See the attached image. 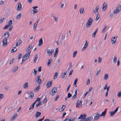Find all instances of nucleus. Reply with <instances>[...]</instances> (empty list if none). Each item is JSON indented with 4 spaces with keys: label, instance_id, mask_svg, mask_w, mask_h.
Instances as JSON below:
<instances>
[{
    "label": "nucleus",
    "instance_id": "obj_42",
    "mask_svg": "<svg viewBox=\"0 0 121 121\" xmlns=\"http://www.w3.org/2000/svg\"><path fill=\"white\" fill-rule=\"evenodd\" d=\"M47 98L46 97L43 99V101L42 102V103L43 104H44L47 101Z\"/></svg>",
    "mask_w": 121,
    "mask_h": 121
},
{
    "label": "nucleus",
    "instance_id": "obj_32",
    "mask_svg": "<svg viewBox=\"0 0 121 121\" xmlns=\"http://www.w3.org/2000/svg\"><path fill=\"white\" fill-rule=\"evenodd\" d=\"M100 17V15L99 14H97L96 16L95 20L96 21H98Z\"/></svg>",
    "mask_w": 121,
    "mask_h": 121
},
{
    "label": "nucleus",
    "instance_id": "obj_5",
    "mask_svg": "<svg viewBox=\"0 0 121 121\" xmlns=\"http://www.w3.org/2000/svg\"><path fill=\"white\" fill-rule=\"evenodd\" d=\"M7 38H4L2 41V45L3 47L6 46L7 44Z\"/></svg>",
    "mask_w": 121,
    "mask_h": 121
},
{
    "label": "nucleus",
    "instance_id": "obj_51",
    "mask_svg": "<svg viewBox=\"0 0 121 121\" xmlns=\"http://www.w3.org/2000/svg\"><path fill=\"white\" fill-rule=\"evenodd\" d=\"M54 20H55V22H57L58 21V17H54Z\"/></svg>",
    "mask_w": 121,
    "mask_h": 121
},
{
    "label": "nucleus",
    "instance_id": "obj_33",
    "mask_svg": "<svg viewBox=\"0 0 121 121\" xmlns=\"http://www.w3.org/2000/svg\"><path fill=\"white\" fill-rule=\"evenodd\" d=\"M117 57L115 55L114 56L113 60V62L114 63H116V62L117 60Z\"/></svg>",
    "mask_w": 121,
    "mask_h": 121
},
{
    "label": "nucleus",
    "instance_id": "obj_52",
    "mask_svg": "<svg viewBox=\"0 0 121 121\" xmlns=\"http://www.w3.org/2000/svg\"><path fill=\"white\" fill-rule=\"evenodd\" d=\"M34 105H31L30 106V107L29 109L30 110L32 109L33 108H34Z\"/></svg>",
    "mask_w": 121,
    "mask_h": 121
},
{
    "label": "nucleus",
    "instance_id": "obj_11",
    "mask_svg": "<svg viewBox=\"0 0 121 121\" xmlns=\"http://www.w3.org/2000/svg\"><path fill=\"white\" fill-rule=\"evenodd\" d=\"M107 5V4L106 3L104 2L103 4V7H102V10L103 11H104L106 10Z\"/></svg>",
    "mask_w": 121,
    "mask_h": 121
},
{
    "label": "nucleus",
    "instance_id": "obj_38",
    "mask_svg": "<svg viewBox=\"0 0 121 121\" xmlns=\"http://www.w3.org/2000/svg\"><path fill=\"white\" fill-rule=\"evenodd\" d=\"M12 24V20H10L9 22L8 23V26H10Z\"/></svg>",
    "mask_w": 121,
    "mask_h": 121
},
{
    "label": "nucleus",
    "instance_id": "obj_18",
    "mask_svg": "<svg viewBox=\"0 0 121 121\" xmlns=\"http://www.w3.org/2000/svg\"><path fill=\"white\" fill-rule=\"evenodd\" d=\"M64 39V38H63V35H60L59 36V39L60 41L61 42L63 40V39Z\"/></svg>",
    "mask_w": 121,
    "mask_h": 121
},
{
    "label": "nucleus",
    "instance_id": "obj_1",
    "mask_svg": "<svg viewBox=\"0 0 121 121\" xmlns=\"http://www.w3.org/2000/svg\"><path fill=\"white\" fill-rule=\"evenodd\" d=\"M93 20L91 17H90L86 24V27L87 28L90 27L92 24Z\"/></svg>",
    "mask_w": 121,
    "mask_h": 121
},
{
    "label": "nucleus",
    "instance_id": "obj_57",
    "mask_svg": "<svg viewBox=\"0 0 121 121\" xmlns=\"http://www.w3.org/2000/svg\"><path fill=\"white\" fill-rule=\"evenodd\" d=\"M22 54H19L18 57V60H19L20 58L22 56Z\"/></svg>",
    "mask_w": 121,
    "mask_h": 121
},
{
    "label": "nucleus",
    "instance_id": "obj_10",
    "mask_svg": "<svg viewBox=\"0 0 121 121\" xmlns=\"http://www.w3.org/2000/svg\"><path fill=\"white\" fill-rule=\"evenodd\" d=\"M75 118L72 117H69L67 118L63 121H74Z\"/></svg>",
    "mask_w": 121,
    "mask_h": 121
},
{
    "label": "nucleus",
    "instance_id": "obj_7",
    "mask_svg": "<svg viewBox=\"0 0 121 121\" xmlns=\"http://www.w3.org/2000/svg\"><path fill=\"white\" fill-rule=\"evenodd\" d=\"M117 38V36H115L112 38L111 39V42L112 44H114L116 42Z\"/></svg>",
    "mask_w": 121,
    "mask_h": 121
},
{
    "label": "nucleus",
    "instance_id": "obj_53",
    "mask_svg": "<svg viewBox=\"0 0 121 121\" xmlns=\"http://www.w3.org/2000/svg\"><path fill=\"white\" fill-rule=\"evenodd\" d=\"M34 71L33 73V74L34 75H35L36 74V73L37 72V71H36V70L35 69H34Z\"/></svg>",
    "mask_w": 121,
    "mask_h": 121
},
{
    "label": "nucleus",
    "instance_id": "obj_64",
    "mask_svg": "<svg viewBox=\"0 0 121 121\" xmlns=\"http://www.w3.org/2000/svg\"><path fill=\"white\" fill-rule=\"evenodd\" d=\"M30 98L31 99H32L33 98V97L34 96V94L33 93L30 95Z\"/></svg>",
    "mask_w": 121,
    "mask_h": 121
},
{
    "label": "nucleus",
    "instance_id": "obj_59",
    "mask_svg": "<svg viewBox=\"0 0 121 121\" xmlns=\"http://www.w3.org/2000/svg\"><path fill=\"white\" fill-rule=\"evenodd\" d=\"M4 18L3 17L0 19V22L2 23L3 22L4 19Z\"/></svg>",
    "mask_w": 121,
    "mask_h": 121
},
{
    "label": "nucleus",
    "instance_id": "obj_24",
    "mask_svg": "<svg viewBox=\"0 0 121 121\" xmlns=\"http://www.w3.org/2000/svg\"><path fill=\"white\" fill-rule=\"evenodd\" d=\"M17 50V49L16 48V47H15L13 48V49L11 51V53H12L16 51Z\"/></svg>",
    "mask_w": 121,
    "mask_h": 121
},
{
    "label": "nucleus",
    "instance_id": "obj_50",
    "mask_svg": "<svg viewBox=\"0 0 121 121\" xmlns=\"http://www.w3.org/2000/svg\"><path fill=\"white\" fill-rule=\"evenodd\" d=\"M65 105H63L62 107L60 108V109L62 110V111H63L64 109L65 108Z\"/></svg>",
    "mask_w": 121,
    "mask_h": 121
},
{
    "label": "nucleus",
    "instance_id": "obj_60",
    "mask_svg": "<svg viewBox=\"0 0 121 121\" xmlns=\"http://www.w3.org/2000/svg\"><path fill=\"white\" fill-rule=\"evenodd\" d=\"M34 9L33 10L34 13H37L38 12L37 9Z\"/></svg>",
    "mask_w": 121,
    "mask_h": 121
},
{
    "label": "nucleus",
    "instance_id": "obj_36",
    "mask_svg": "<svg viewBox=\"0 0 121 121\" xmlns=\"http://www.w3.org/2000/svg\"><path fill=\"white\" fill-rule=\"evenodd\" d=\"M42 104V103L41 102H39L36 105L35 107L37 108Z\"/></svg>",
    "mask_w": 121,
    "mask_h": 121
},
{
    "label": "nucleus",
    "instance_id": "obj_31",
    "mask_svg": "<svg viewBox=\"0 0 121 121\" xmlns=\"http://www.w3.org/2000/svg\"><path fill=\"white\" fill-rule=\"evenodd\" d=\"M84 9L82 7L80 9V14H82L84 12Z\"/></svg>",
    "mask_w": 121,
    "mask_h": 121
},
{
    "label": "nucleus",
    "instance_id": "obj_34",
    "mask_svg": "<svg viewBox=\"0 0 121 121\" xmlns=\"http://www.w3.org/2000/svg\"><path fill=\"white\" fill-rule=\"evenodd\" d=\"M77 53V51H74V52L73 53V57L74 58L75 57Z\"/></svg>",
    "mask_w": 121,
    "mask_h": 121
},
{
    "label": "nucleus",
    "instance_id": "obj_6",
    "mask_svg": "<svg viewBox=\"0 0 121 121\" xmlns=\"http://www.w3.org/2000/svg\"><path fill=\"white\" fill-rule=\"evenodd\" d=\"M86 114L82 113L80 115V117H78V119H82V120H84L85 119H86Z\"/></svg>",
    "mask_w": 121,
    "mask_h": 121
},
{
    "label": "nucleus",
    "instance_id": "obj_25",
    "mask_svg": "<svg viewBox=\"0 0 121 121\" xmlns=\"http://www.w3.org/2000/svg\"><path fill=\"white\" fill-rule=\"evenodd\" d=\"M52 61V60L51 58L48 60L47 64V65L48 66H49L50 65V63Z\"/></svg>",
    "mask_w": 121,
    "mask_h": 121
},
{
    "label": "nucleus",
    "instance_id": "obj_17",
    "mask_svg": "<svg viewBox=\"0 0 121 121\" xmlns=\"http://www.w3.org/2000/svg\"><path fill=\"white\" fill-rule=\"evenodd\" d=\"M41 114V113L40 112H39L37 111L36 112V114L35 115V117L36 118L38 117Z\"/></svg>",
    "mask_w": 121,
    "mask_h": 121
},
{
    "label": "nucleus",
    "instance_id": "obj_20",
    "mask_svg": "<svg viewBox=\"0 0 121 121\" xmlns=\"http://www.w3.org/2000/svg\"><path fill=\"white\" fill-rule=\"evenodd\" d=\"M58 48L56 49L55 53L54 54V57H56V56L58 52Z\"/></svg>",
    "mask_w": 121,
    "mask_h": 121
},
{
    "label": "nucleus",
    "instance_id": "obj_21",
    "mask_svg": "<svg viewBox=\"0 0 121 121\" xmlns=\"http://www.w3.org/2000/svg\"><path fill=\"white\" fill-rule=\"evenodd\" d=\"M22 42V41L21 39L18 40L16 43L15 46H17L20 45V44Z\"/></svg>",
    "mask_w": 121,
    "mask_h": 121
},
{
    "label": "nucleus",
    "instance_id": "obj_43",
    "mask_svg": "<svg viewBox=\"0 0 121 121\" xmlns=\"http://www.w3.org/2000/svg\"><path fill=\"white\" fill-rule=\"evenodd\" d=\"M111 114L110 115V116H113L116 113L114 111L113 112H110Z\"/></svg>",
    "mask_w": 121,
    "mask_h": 121
},
{
    "label": "nucleus",
    "instance_id": "obj_40",
    "mask_svg": "<svg viewBox=\"0 0 121 121\" xmlns=\"http://www.w3.org/2000/svg\"><path fill=\"white\" fill-rule=\"evenodd\" d=\"M117 96L118 97H121V91H120L117 94Z\"/></svg>",
    "mask_w": 121,
    "mask_h": 121
},
{
    "label": "nucleus",
    "instance_id": "obj_19",
    "mask_svg": "<svg viewBox=\"0 0 121 121\" xmlns=\"http://www.w3.org/2000/svg\"><path fill=\"white\" fill-rule=\"evenodd\" d=\"M39 44H38V46H41L43 43V41L42 38L40 39L39 41Z\"/></svg>",
    "mask_w": 121,
    "mask_h": 121
},
{
    "label": "nucleus",
    "instance_id": "obj_58",
    "mask_svg": "<svg viewBox=\"0 0 121 121\" xmlns=\"http://www.w3.org/2000/svg\"><path fill=\"white\" fill-rule=\"evenodd\" d=\"M6 32L7 34V37H5V38H7L8 37H9V35H10V34L9 32L8 31H7Z\"/></svg>",
    "mask_w": 121,
    "mask_h": 121
},
{
    "label": "nucleus",
    "instance_id": "obj_14",
    "mask_svg": "<svg viewBox=\"0 0 121 121\" xmlns=\"http://www.w3.org/2000/svg\"><path fill=\"white\" fill-rule=\"evenodd\" d=\"M93 119V117L92 116L89 117H86L84 121H92Z\"/></svg>",
    "mask_w": 121,
    "mask_h": 121
},
{
    "label": "nucleus",
    "instance_id": "obj_16",
    "mask_svg": "<svg viewBox=\"0 0 121 121\" xmlns=\"http://www.w3.org/2000/svg\"><path fill=\"white\" fill-rule=\"evenodd\" d=\"M52 83L51 81H49L47 84L46 86L47 88H49L52 85Z\"/></svg>",
    "mask_w": 121,
    "mask_h": 121
},
{
    "label": "nucleus",
    "instance_id": "obj_56",
    "mask_svg": "<svg viewBox=\"0 0 121 121\" xmlns=\"http://www.w3.org/2000/svg\"><path fill=\"white\" fill-rule=\"evenodd\" d=\"M59 97V95L57 96L55 98V99H54V101L55 102H56L57 100V99Z\"/></svg>",
    "mask_w": 121,
    "mask_h": 121
},
{
    "label": "nucleus",
    "instance_id": "obj_30",
    "mask_svg": "<svg viewBox=\"0 0 121 121\" xmlns=\"http://www.w3.org/2000/svg\"><path fill=\"white\" fill-rule=\"evenodd\" d=\"M28 82L25 83H24L23 85V88H24L26 89V88H27L28 87Z\"/></svg>",
    "mask_w": 121,
    "mask_h": 121
},
{
    "label": "nucleus",
    "instance_id": "obj_48",
    "mask_svg": "<svg viewBox=\"0 0 121 121\" xmlns=\"http://www.w3.org/2000/svg\"><path fill=\"white\" fill-rule=\"evenodd\" d=\"M37 82L38 83L39 85L40 84L41 82V80L40 79H38L37 80Z\"/></svg>",
    "mask_w": 121,
    "mask_h": 121
},
{
    "label": "nucleus",
    "instance_id": "obj_29",
    "mask_svg": "<svg viewBox=\"0 0 121 121\" xmlns=\"http://www.w3.org/2000/svg\"><path fill=\"white\" fill-rule=\"evenodd\" d=\"M22 16L21 14V13H19L18 15H17L16 17V19H19Z\"/></svg>",
    "mask_w": 121,
    "mask_h": 121
},
{
    "label": "nucleus",
    "instance_id": "obj_35",
    "mask_svg": "<svg viewBox=\"0 0 121 121\" xmlns=\"http://www.w3.org/2000/svg\"><path fill=\"white\" fill-rule=\"evenodd\" d=\"M18 67H16L13 70L12 72L13 73L15 72L18 69Z\"/></svg>",
    "mask_w": 121,
    "mask_h": 121
},
{
    "label": "nucleus",
    "instance_id": "obj_46",
    "mask_svg": "<svg viewBox=\"0 0 121 121\" xmlns=\"http://www.w3.org/2000/svg\"><path fill=\"white\" fill-rule=\"evenodd\" d=\"M15 60L14 58H13L12 60L10 61L9 64L10 65L12 64L13 63V61Z\"/></svg>",
    "mask_w": 121,
    "mask_h": 121
},
{
    "label": "nucleus",
    "instance_id": "obj_37",
    "mask_svg": "<svg viewBox=\"0 0 121 121\" xmlns=\"http://www.w3.org/2000/svg\"><path fill=\"white\" fill-rule=\"evenodd\" d=\"M107 26L106 25H105L104 26V28L103 29V30L102 32V33H103L105 31V30L106 29V28H107Z\"/></svg>",
    "mask_w": 121,
    "mask_h": 121
},
{
    "label": "nucleus",
    "instance_id": "obj_4",
    "mask_svg": "<svg viewBox=\"0 0 121 121\" xmlns=\"http://www.w3.org/2000/svg\"><path fill=\"white\" fill-rule=\"evenodd\" d=\"M121 10V5H119L115 9L113 12V13L114 14H116L118 13Z\"/></svg>",
    "mask_w": 121,
    "mask_h": 121
},
{
    "label": "nucleus",
    "instance_id": "obj_13",
    "mask_svg": "<svg viewBox=\"0 0 121 121\" xmlns=\"http://www.w3.org/2000/svg\"><path fill=\"white\" fill-rule=\"evenodd\" d=\"M99 9V7L98 5L96 6V7L95 9L93 10V12L95 13H96V12L97 13H98V11Z\"/></svg>",
    "mask_w": 121,
    "mask_h": 121
},
{
    "label": "nucleus",
    "instance_id": "obj_39",
    "mask_svg": "<svg viewBox=\"0 0 121 121\" xmlns=\"http://www.w3.org/2000/svg\"><path fill=\"white\" fill-rule=\"evenodd\" d=\"M17 114L15 115H14L11 118V120H13L17 116Z\"/></svg>",
    "mask_w": 121,
    "mask_h": 121
},
{
    "label": "nucleus",
    "instance_id": "obj_45",
    "mask_svg": "<svg viewBox=\"0 0 121 121\" xmlns=\"http://www.w3.org/2000/svg\"><path fill=\"white\" fill-rule=\"evenodd\" d=\"M58 74V73L57 72L56 73H55V74L54 75V79H55L56 78Z\"/></svg>",
    "mask_w": 121,
    "mask_h": 121
},
{
    "label": "nucleus",
    "instance_id": "obj_44",
    "mask_svg": "<svg viewBox=\"0 0 121 121\" xmlns=\"http://www.w3.org/2000/svg\"><path fill=\"white\" fill-rule=\"evenodd\" d=\"M102 61V58H100L99 57H98V63H100Z\"/></svg>",
    "mask_w": 121,
    "mask_h": 121
},
{
    "label": "nucleus",
    "instance_id": "obj_55",
    "mask_svg": "<svg viewBox=\"0 0 121 121\" xmlns=\"http://www.w3.org/2000/svg\"><path fill=\"white\" fill-rule=\"evenodd\" d=\"M4 95L3 94H0V99L2 98H4Z\"/></svg>",
    "mask_w": 121,
    "mask_h": 121
},
{
    "label": "nucleus",
    "instance_id": "obj_49",
    "mask_svg": "<svg viewBox=\"0 0 121 121\" xmlns=\"http://www.w3.org/2000/svg\"><path fill=\"white\" fill-rule=\"evenodd\" d=\"M72 95L69 93L68 94V98H70L72 96Z\"/></svg>",
    "mask_w": 121,
    "mask_h": 121
},
{
    "label": "nucleus",
    "instance_id": "obj_12",
    "mask_svg": "<svg viewBox=\"0 0 121 121\" xmlns=\"http://www.w3.org/2000/svg\"><path fill=\"white\" fill-rule=\"evenodd\" d=\"M22 9V5L20 2H19L18 4V5L17 10V11H20Z\"/></svg>",
    "mask_w": 121,
    "mask_h": 121
},
{
    "label": "nucleus",
    "instance_id": "obj_26",
    "mask_svg": "<svg viewBox=\"0 0 121 121\" xmlns=\"http://www.w3.org/2000/svg\"><path fill=\"white\" fill-rule=\"evenodd\" d=\"M67 71H65L64 73H63L62 74L61 77L62 79H63L65 78V75L67 74Z\"/></svg>",
    "mask_w": 121,
    "mask_h": 121
},
{
    "label": "nucleus",
    "instance_id": "obj_27",
    "mask_svg": "<svg viewBox=\"0 0 121 121\" xmlns=\"http://www.w3.org/2000/svg\"><path fill=\"white\" fill-rule=\"evenodd\" d=\"M108 78V74H105L104 75V79L105 80H107Z\"/></svg>",
    "mask_w": 121,
    "mask_h": 121
},
{
    "label": "nucleus",
    "instance_id": "obj_54",
    "mask_svg": "<svg viewBox=\"0 0 121 121\" xmlns=\"http://www.w3.org/2000/svg\"><path fill=\"white\" fill-rule=\"evenodd\" d=\"M32 47V46L31 45H29V47L27 48V50H29Z\"/></svg>",
    "mask_w": 121,
    "mask_h": 121
},
{
    "label": "nucleus",
    "instance_id": "obj_15",
    "mask_svg": "<svg viewBox=\"0 0 121 121\" xmlns=\"http://www.w3.org/2000/svg\"><path fill=\"white\" fill-rule=\"evenodd\" d=\"M50 50L49 49H47V52L48 53H49V55H51L53 52V50L52 49L50 50Z\"/></svg>",
    "mask_w": 121,
    "mask_h": 121
},
{
    "label": "nucleus",
    "instance_id": "obj_41",
    "mask_svg": "<svg viewBox=\"0 0 121 121\" xmlns=\"http://www.w3.org/2000/svg\"><path fill=\"white\" fill-rule=\"evenodd\" d=\"M106 111H104L101 114V115H100L101 117L104 116L106 114Z\"/></svg>",
    "mask_w": 121,
    "mask_h": 121
},
{
    "label": "nucleus",
    "instance_id": "obj_2",
    "mask_svg": "<svg viewBox=\"0 0 121 121\" xmlns=\"http://www.w3.org/2000/svg\"><path fill=\"white\" fill-rule=\"evenodd\" d=\"M31 52L27 53L23 57L22 59V61H25L26 59H28L30 56V53Z\"/></svg>",
    "mask_w": 121,
    "mask_h": 121
},
{
    "label": "nucleus",
    "instance_id": "obj_8",
    "mask_svg": "<svg viewBox=\"0 0 121 121\" xmlns=\"http://www.w3.org/2000/svg\"><path fill=\"white\" fill-rule=\"evenodd\" d=\"M89 43V42L87 40H86L85 41V43L84 46V47L82 48V51H83L85 50L87 47L88 46V44Z\"/></svg>",
    "mask_w": 121,
    "mask_h": 121
},
{
    "label": "nucleus",
    "instance_id": "obj_28",
    "mask_svg": "<svg viewBox=\"0 0 121 121\" xmlns=\"http://www.w3.org/2000/svg\"><path fill=\"white\" fill-rule=\"evenodd\" d=\"M37 25V24H35V23H34V25L33 26V29L35 31H36L37 30L36 27Z\"/></svg>",
    "mask_w": 121,
    "mask_h": 121
},
{
    "label": "nucleus",
    "instance_id": "obj_9",
    "mask_svg": "<svg viewBox=\"0 0 121 121\" xmlns=\"http://www.w3.org/2000/svg\"><path fill=\"white\" fill-rule=\"evenodd\" d=\"M101 117L100 115L98 113H96L95 114V116L94 118V120H97Z\"/></svg>",
    "mask_w": 121,
    "mask_h": 121
},
{
    "label": "nucleus",
    "instance_id": "obj_63",
    "mask_svg": "<svg viewBox=\"0 0 121 121\" xmlns=\"http://www.w3.org/2000/svg\"><path fill=\"white\" fill-rule=\"evenodd\" d=\"M100 71V69H99L98 71L96 72V75L97 76L98 74H99V72Z\"/></svg>",
    "mask_w": 121,
    "mask_h": 121
},
{
    "label": "nucleus",
    "instance_id": "obj_22",
    "mask_svg": "<svg viewBox=\"0 0 121 121\" xmlns=\"http://www.w3.org/2000/svg\"><path fill=\"white\" fill-rule=\"evenodd\" d=\"M40 87L39 86V85H38L37 87H36L35 89L34 90V91L35 92H36L37 91H39V89Z\"/></svg>",
    "mask_w": 121,
    "mask_h": 121
},
{
    "label": "nucleus",
    "instance_id": "obj_47",
    "mask_svg": "<svg viewBox=\"0 0 121 121\" xmlns=\"http://www.w3.org/2000/svg\"><path fill=\"white\" fill-rule=\"evenodd\" d=\"M78 80V78H77L75 79V81L74 82V84H73L74 86L76 84Z\"/></svg>",
    "mask_w": 121,
    "mask_h": 121
},
{
    "label": "nucleus",
    "instance_id": "obj_61",
    "mask_svg": "<svg viewBox=\"0 0 121 121\" xmlns=\"http://www.w3.org/2000/svg\"><path fill=\"white\" fill-rule=\"evenodd\" d=\"M90 83V80L89 79H88L87 80V81L86 82V84L87 85H88Z\"/></svg>",
    "mask_w": 121,
    "mask_h": 121
},
{
    "label": "nucleus",
    "instance_id": "obj_3",
    "mask_svg": "<svg viewBox=\"0 0 121 121\" xmlns=\"http://www.w3.org/2000/svg\"><path fill=\"white\" fill-rule=\"evenodd\" d=\"M57 87H55L53 88L50 92V95L52 96L54 95L57 92Z\"/></svg>",
    "mask_w": 121,
    "mask_h": 121
},
{
    "label": "nucleus",
    "instance_id": "obj_23",
    "mask_svg": "<svg viewBox=\"0 0 121 121\" xmlns=\"http://www.w3.org/2000/svg\"><path fill=\"white\" fill-rule=\"evenodd\" d=\"M38 58V55L37 54H36L35 56L34 57V63H35L36 61Z\"/></svg>",
    "mask_w": 121,
    "mask_h": 121
},
{
    "label": "nucleus",
    "instance_id": "obj_62",
    "mask_svg": "<svg viewBox=\"0 0 121 121\" xmlns=\"http://www.w3.org/2000/svg\"><path fill=\"white\" fill-rule=\"evenodd\" d=\"M9 26H8V25H6L3 28V29H7L9 27Z\"/></svg>",
    "mask_w": 121,
    "mask_h": 121
}]
</instances>
